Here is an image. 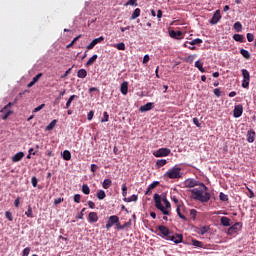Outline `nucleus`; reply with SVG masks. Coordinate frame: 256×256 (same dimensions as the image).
Returning <instances> with one entry per match:
<instances>
[{
	"instance_id": "17",
	"label": "nucleus",
	"mask_w": 256,
	"mask_h": 256,
	"mask_svg": "<svg viewBox=\"0 0 256 256\" xmlns=\"http://www.w3.org/2000/svg\"><path fill=\"white\" fill-rule=\"evenodd\" d=\"M169 35L170 37H172V39H181V37L183 36V32L171 30L169 32Z\"/></svg>"
},
{
	"instance_id": "34",
	"label": "nucleus",
	"mask_w": 256,
	"mask_h": 256,
	"mask_svg": "<svg viewBox=\"0 0 256 256\" xmlns=\"http://www.w3.org/2000/svg\"><path fill=\"white\" fill-rule=\"evenodd\" d=\"M234 29L238 33H241V31L243 30V25L241 24V22H235L234 23Z\"/></svg>"
},
{
	"instance_id": "64",
	"label": "nucleus",
	"mask_w": 256,
	"mask_h": 256,
	"mask_svg": "<svg viewBox=\"0 0 256 256\" xmlns=\"http://www.w3.org/2000/svg\"><path fill=\"white\" fill-rule=\"evenodd\" d=\"M95 43L92 41L88 46H87V49L88 51H90V49H93V47H95Z\"/></svg>"
},
{
	"instance_id": "11",
	"label": "nucleus",
	"mask_w": 256,
	"mask_h": 256,
	"mask_svg": "<svg viewBox=\"0 0 256 256\" xmlns=\"http://www.w3.org/2000/svg\"><path fill=\"white\" fill-rule=\"evenodd\" d=\"M241 115H243V105L238 104L234 107L233 116L235 117V119H239Z\"/></svg>"
},
{
	"instance_id": "14",
	"label": "nucleus",
	"mask_w": 256,
	"mask_h": 256,
	"mask_svg": "<svg viewBox=\"0 0 256 256\" xmlns=\"http://www.w3.org/2000/svg\"><path fill=\"white\" fill-rule=\"evenodd\" d=\"M199 181L195 180V179H187L185 181V186L189 187V188H193V187H197V185H199Z\"/></svg>"
},
{
	"instance_id": "40",
	"label": "nucleus",
	"mask_w": 256,
	"mask_h": 256,
	"mask_svg": "<svg viewBox=\"0 0 256 256\" xmlns=\"http://www.w3.org/2000/svg\"><path fill=\"white\" fill-rule=\"evenodd\" d=\"M156 165L158 167H165V165H167V160L166 159L157 160Z\"/></svg>"
},
{
	"instance_id": "47",
	"label": "nucleus",
	"mask_w": 256,
	"mask_h": 256,
	"mask_svg": "<svg viewBox=\"0 0 256 256\" xmlns=\"http://www.w3.org/2000/svg\"><path fill=\"white\" fill-rule=\"evenodd\" d=\"M190 216L192 217L193 221H195V219L197 217V210L191 209L190 210Z\"/></svg>"
},
{
	"instance_id": "43",
	"label": "nucleus",
	"mask_w": 256,
	"mask_h": 256,
	"mask_svg": "<svg viewBox=\"0 0 256 256\" xmlns=\"http://www.w3.org/2000/svg\"><path fill=\"white\" fill-rule=\"evenodd\" d=\"M107 121H109V113L104 112L103 118L101 119V123H107Z\"/></svg>"
},
{
	"instance_id": "8",
	"label": "nucleus",
	"mask_w": 256,
	"mask_h": 256,
	"mask_svg": "<svg viewBox=\"0 0 256 256\" xmlns=\"http://www.w3.org/2000/svg\"><path fill=\"white\" fill-rule=\"evenodd\" d=\"M154 157H169L171 155V149L169 148H160L153 153Z\"/></svg>"
},
{
	"instance_id": "36",
	"label": "nucleus",
	"mask_w": 256,
	"mask_h": 256,
	"mask_svg": "<svg viewBox=\"0 0 256 256\" xmlns=\"http://www.w3.org/2000/svg\"><path fill=\"white\" fill-rule=\"evenodd\" d=\"M192 245L194 247H199L200 249H202L203 247V242L199 241V240H196V239H193L192 240Z\"/></svg>"
},
{
	"instance_id": "61",
	"label": "nucleus",
	"mask_w": 256,
	"mask_h": 256,
	"mask_svg": "<svg viewBox=\"0 0 256 256\" xmlns=\"http://www.w3.org/2000/svg\"><path fill=\"white\" fill-rule=\"evenodd\" d=\"M72 68H69L62 76L61 79H65V77H67L69 75V73H71Z\"/></svg>"
},
{
	"instance_id": "26",
	"label": "nucleus",
	"mask_w": 256,
	"mask_h": 256,
	"mask_svg": "<svg viewBox=\"0 0 256 256\" xmlns=\"http://www.w3.org/2000/svg\"><path fill=\"white\" fill-rule=\"evenodd\" d=\"M77 77H79V79H85V77H87V70L85 69H80L77 72Z\"/></svg>"
},
{
	"instance_id": "35",
	"label": "nucleus",
	"mask_w": 256,
	"mask_h": 256,
	"mask_svg": "<svg viewBox=\"0 0 256 256\" xmlns=\"http://www.w3.org/2000/svg\"><path fill=\"white\" fill-rule=\"evenodd\" d=\"M82 35H78L77 37H75L70 44H68L66 46L67 49H70V47H72L73 45H75V43H77V41H79V39H81Z\"/></svg>"
},
{
	"instance_id": "29",
	"label": "nucleus",
	"mask_w": 256,
	"mask_h": 256,
	"mask_svg": "<svg viewBox=\"0 0 256 256\" xmlns=\"http://www.w3.org/2000/svg\"><path fill=\"white\" fill-rule=\"evenodd\" d=\"M111 185H113V182L111 181V179H105L103 181L102 187H103V189H109V187H111Z\"/></svg>"
},
{
	"instance_id": "12",
	"label": "nucleus",
	"mask_w": 256,
	"mask_h": 256,
	"mask_svg": "<svg viewBox=\"0 0 256 256\" xmlns=\"http://www.w3.org/2000/svg\"><path fill=\"white\" fill-rule=\"evenodd\" d=\"M219 21H221V11L217 10L213 17L210 20V24L211 25H217V23H219Z\"/></svg>"
},
{
	"instance_id": "51",
	"label": "nucleus",
	"mask_w": 256,
	"mask_h": 256,
	"mask_svg": "<svg viewBox=\"0 0 256 256\" xmlns=\"http://www.w3.org/2000/svg\"><path fill=\"white\" fill-rule=\"evenodd\" d=\"M157 185H159V181H154L153 183H151V184L148 186V188L153 191V189H155V187H157Z\"/></svg>"
},
{
	"instance_id": "2",
	"label": "nucleus",
	"mask_w": 256,
	"mask_h": 256,
	"mask_svg": "<svg viewBox=\"0 0 256 256\" xmlns=\"http://www.w3.org/2000/svg\"><path fill=\"white\" fill-rule=\"evenodd\" d=\"M154 203L156 209L161 211L163 215H171V202H166L163 206L161 203V195L159 194H154Z\"/></svg>"
},
{
	"instance_id": "24",
	"label": "nucleus",
	"mask_w": 256,
	"mask_h": 256,
	"mask_svg": "<svg viewBox=\"0 0 256 256\" xmlns=\"http://www.w3.org/2000/svg\"><path fill=\"white\" fill-rule=\"evenodd\" d=\"M75 99H78V96L77 95H71L69 97V99L67 100V102H66L65 109H69L71 107V103H73V100H75Z\"/></svg>"
},
{
	"instance_id": "16",
	"label": "nucleus",
	"mask_w": 256,
	"mask_h": 256,
	"mask_svg": "<svg viewBox=\"0 0 256 256\" xmlns=\"http://www.w3.org/2000/svg\"><path fill=\"white\" fill-rule=\"evenodd\" d=\"M25 157V153L23 152H18L16 153L13 157H12V162L13 163H19V161H21V159H23Z\"/></svg>"
},
{
	"instance_id": "60",
	"label": "nucleus",
	"mask_w": 256,
	"mask_h": 256,
	"mask_svg": "<svg viewBox=\"0 0 256 256\" xmlns=\"http://www.w3.org/2000/svg\"><path fill=\"white\" fill-rule=\"evenodd\" d=\"M193 123H194V125H196V127H201V123H199L198 118H193Z\"/></svg>"
},
{
	"instance_id": "19",
	"label": "nucleus",
	"mask_w": 256,
	"mask_h": 256,
	"mask_svg": "<svg viewBox=\"0 0 256 256\" xmlns=\"http://www.w3.org/2000/svg\"><path fill=\"white\" fill-rule=\"evenodd\" d=\"M220 223L221 225H223V227H231V219H229V217H221Z\"/></svg>"
},
{
	"instance_id": "53",
	"label": "nucleus",
	"mask_w": 256,
	"mask_h": 256,
	"mask_svg": "<svg viewBox=\"0 0 256 256\" xmlns=\"http://www.w3.org/2000/svg\"><path fill=\"white\" fill-rule=\"evenodd\" d=\"M44 107H45V104L39 105L38 107H36V108L33 110V113H39V111H41V109H43Z\"/></svg>"
},
{
	"instance_id": "21",
	"label": "nucleus",
	"mask_w": 256,
	"mask_h": 256,
	"mask_svg": "<svg viewBox=\"0 0 256 256\" xmlns=\"http://www.w3.org/2000/svg\"><path fill=\"white\" fill-rule=\"evenodd\" d=\"M194 67H196V69H198L200 73L206 72L205 68H203V62H201L199 60L195 62Z\"/></svg>"
},
{
	"instance_id": "55",
	"label": "nucleus",
	"mask_w": 256,
	"mask_h": 256,
	"mask_svg": "<svg viewBox=\"0 0 256 256\" xmlns=\"http://www.w3.org/2000/svg\"><path fill=\"white\" fill-rule=\"evenodd\" d=\"M207 231H209V229L206 226L200 228V235H205V233H207Z\"/></svg>"
},
{
	"instance_id": "3",
	"label": "nucleus",
	"mask_w": 256,
	"mask_h": 256,
	"mask_svg": "<svg viewBox=\"0 0 256 256\" xmlns=\"http://www.w3.org/2000/svg\"><path fill=\"white\" fill-rule=\"evenodd\" d=\"M164 177H168L169 179H181V168L174 166L164 174Z\"/></svg>"
},
{
	"instance_id": "23",
	"label": "nucleus",
	"mask_w": 256,
	"mask_h": 256,
	"mask_svg": "<svg viewBox=\"0 0 256 256\" xmlns=\"http://www.w3.org/2000/svg\"><path fill=\"white\" fill-rule=\"evenodd\" d=\"M55 125H57V119L52 120L50 124L46 126L45 131H53Z\"/></svg>"
},
{
	"instance_id": "56",
	"label": "nucleus",
	"mask_w": 256,
	"mask_h": 256,
	"mask_svg": "<svg viewBox=\"0 0 256 256\" xmlns=\"http://www.w3.org/2000/svg\"><path fill=\"white\" fill-rule=\"evenodd\" d=\"M214 95H216V97H221V90L219 88L214 89Z\"/></svg>"
},
{
	"instance_id": "22",
	"label": "nucleus",
	"mask_w": 256,
	"mask_h": 256,
	"mask_svg": "<svg viewBox=\"0 0 256 256\" xmlns=\"http://www.w3.org/2000/svg\"><path fill=\"white\" fill-rule=\"evenodd\" d=\"M233 39L234 41H238V43H245V36L241 34H234Z\"/></svg>"
},
{
	"instance_id": "46",
	"label": "nucleus",
	"mask_w": 256,
	"mask_h": 256,
	"mask_svg": "<svg viewBox=\"0 0 256 256\" xmlns=\"http://www.w3.org/2000/svg\"><path fill=\"white\" fill-rule=\"evenodd\" d=\"M5 217L8 219V221H13V214L9 211L5 212Z\"/></svg>"
},
{
	"instance_id": "38",
	"label": "nucleus",
	"mask_w": 256,
	"mask_h": 256,
	"mask_svg": "<svg viewBox=\"0 0 256 256\" xmlns=\"http://www.w3.org/2000/svg\"><path fill=\"white\" fill-rule=\"evenodd\" d=\"M189 43V45H201V43H203V40L202 39H200V38H196V39H194V40H192L191 42H188Z\"/></svg>"
},
{
	"instance_id": "25",
	"label": "nucleus",
	"mask_w": 256,
	"mask_h": 256,
	"mask_svg": "<svg viewBox=\"0 0 256 256\" xmlns=\"http://www.w3.org/2000/svg\"><path fill=\"white\" fill-rule=\"evenodd\" d=\"M64 161H71V152L69 150H64L62 153Z\"/></svg>"
},
{
	"instance_id": "50",
	"label": "nucleus",
	"mask_w": 256,
	"mask_h": 256,
	"mask_svg": "<svg viewBox=\"0 0 256 256\" xmlns=\"http://www.w3.org/2000/svg\"><path fill=\"white\" fill-rule=\"evenodd\" d=\"M41 77H43V73H39L36 76L33 77L32 81L34 83H37V81H39V79H41Z\"/></svg>"
},
{
	"instance_id": "18",
	"label": "nucleus",
	"mask_w": 256,
	"mask_h": 256,
	"mask_svg": "<svg viewBox=\"0 0 256 256\" xmlns=\"http://www.w3.org/2000/svg\"><path fill=\"white\" fill-rule=\"evenodd\" d=\"M153 109V102H148L145 105L140 107L141 113H145L147 111H151Z\"/></svg>"
},
{
	"instance_id": "42",
	"label": "nucleus",
	"mask_w": 256,
	"mask_h": 256,
	"mask_svg": "<svg viewBox=\"0 0 256 256\" xmlns=\"http://www.w3.org/2000/svg\"><path fill=\"white\" fill-rule=\"evenodd\" d=\"M25 215L27 217L33 218V208H31V206H28V210L25 212Z\"/></svg>"
},
{
	"instance_id": "58",
	"label": "nucleus",
	"mask_w": 256,
	"mask_h": 256,
	"mask_svg": "<svg viewBox=\"0 0 256 256\" xmlns=\"http://www.w3.org/2000/svg\"><path fill=\"white\" fill-rule=\"evenodd\" d=\"M94 115H95V112L90 111V112L88 113V115H87L88 121H91V119H93V116H94Z\"/></svg>"
},
{
	"instance_id": "10",
	"label": "nucleus",
	"mask_w": 256,
	"mask_h": 256,
	"mask_svg": "<svg viewBox=\"0 0 256 256\" xmlns=\"http://www.w3.org/2000/svg\"><path fill=\"white\" fill-rule=\"evenodd\" d=\"M167 241H173V243L179 244L183 242V234H175L173 235V232L170 234V238L167 239Z\"/></svg>"
},
{
	"instance_id": "59",
	"label": "nucleus",
	"mask_w": 256,
	"mask_h": 256,
	"mask_svg": "<svg viewBox=\"0 0 256 256\" xmlns=\"http://www.w3.org/2000/svg\"><path fill=\"white\" fill-rule=\"evenodd\" d=\"M31 183L33 187H37V177H32Z\"/></svg>"
},
{
	"instance_id": "45",
	"label": "nucleus",
	"mask_w": 256,
	"mask_h": 256,
	"mask_svg": "<svg viewBox=\"0 0 256 256\" xmlns=\"http://www.w3.org/2000/svg\"><path fill=\"white\" fill-rule=\"evenodd\" d=\"M29 253H31V248L26 247V248H24V250L22 252V256H29Z\"/></svg>"
},
{
	"instance_id": "32",
	"label": "nucleus",
	"mask_w": 256,
	"mask_h": 256,
	"mask_svg": "<svg viewBox=\"0 0 256 256\" xmlns=\"http://www.w3.org/2000/svg\"><path fill=\"white\" fill-rule=\"evenodd\" d=\"M97 55L94 54L86 63V67H89L90 65H93V63H95V61H97Z\"/></svg>"
},
{
	"instance_id": "49",
	"label": "nucleus",
	"mask_w": 256,
	"mask_h": 256,
	"mask_svg": "<svg viewBox=\"0 0 256 256\" xmlns=\"http://www.w3.org/2000/svg\"><path fill=\"white\" fill-rule=\"evenodd\" d=\"M254 39L255 35H253L252 33L247 34V40L249 41V43H253Z\"/></svg>"
},
{
	"instance_id": "9",
	"label": "nucleus",
	"mask_w": 256,
	"mask_h": 256,
	"mask_svg": "<svg viewBox=\"0 0 256 256\" xmlns=\"http://www.w3.org/2000/svg\"><path fill=\"white\" fill-rule=\"evenodd\" d=\"M116 223H119V216L112 215L108 218L105 228L109 230L111 227H113V225H116Z\"/></svg>"
},
{
	"instance_id": "33",
	"label": "nucleus",
	"mask_w": 256,
	"mask_h": 256,
	"mask_svg": "<svg viewBox=\"0 0 256 256\" xmlns=\"http://www.w3.org/2000/svg\"><path fill=\"white\" fill-rule=\"evenodd\" d=\"M82 193H84V195H89V193H91V189L89 188V185L87 184L82 185Z\"/></svg>"
},
{
	"instance_id": "48",
	"label": "nucleus",
	"mask_w": 256,
	"mask_h": 256,
	"mask_svg": "<svg viewBox=\"0 0 256 256\" xmlns=\"http://www.w3.org/2000/svg\"><path fill=\"white\" fill-rule=\"evenodd\" d=\"M125 5L126 7L129 5H132V6L134 5L135 7H137L138 4H137V0H128Z\"/></svg>"
},
{
	"instance_id": "28",
	"label": "nucleus",
	"mask_w": 256,
	"mask_h": 256,
	"mask_svg": "<svg viewBox=\"0 0 256 256\" xmlns=\"http://www.w3.org/2000/svg\"><path fill=\"white\" fill-rule=\"evenodd\" d=\"M240 54L242 55V57H244V59H251V53L243 48L240 49Z\"/></svg>"
},
{
	"instance_id": "30",
	"label": "nucleus",
	"mask_w": 256,
	"mask_h": 256,
	"mask_svg": "<svg viewBox=\"0 0 256 256\" xmlns=\"http://www.w3.org/2000/svg\"><path fill=\"white\" fill-rule=\"evenodd\" d=\"M97 199H99L100 201H103V199H105V197H107V194H105V192L103 190H99L96 194Z\"/></svg>"
},
{
	"instance_id": "7",
	"label": "nucleus",
	"mask_w": 256,
	"mask_h": 256,
	"mask_svg": "<svg viewBox=\"0 0 256 256\" xmlns=\"http://www.w3.org/2000/svg\"><path fill=\"white\" fill-rule=\"evenodd\" d=\"M11 107H13V103L9 102V103L0 111V115H1V118L3 119V121L7 120V119L9 118V116L13 114V111L8 110V109H11Z\"/></svg>"
},
{
	"instance_id": "52",
	"label": "nucleus",
	"mask_w": 256,
	"mask_h": 256,
	"mask_svg": "<svg viewBox=\"0 0 256 256\" xmlns=\"http://www.w3.org/2000/svg\"><path fill=\"white\" fill-rule=\"evenodd\" d=\"M74 202L75 203H81V195L80 194H75L74 195Z\"/></svg>"
},
{
	"instance_id": "4",
	"label": "nucleus",
	"mask_w": 256,
	"mask_h": 256,
	"mask_svg": "<svg viewBox=\"0 0 256 256\" xmlns=\"http://www.w3.org/2000/svg\"><path fill=\"white\" fill-rule=\"evenodd\" d=\"M243 80H242V87L243 89H249V83L251 81V74L249 73V70L242 69L241 70Z\"/></svg>"
},
{
	"instance_id": "39",
	"label": "nucleus",
	"mask_w": 256,
	"mask_h": 256,
	"mask_svg": "<svg viewBox=\"0 0 256 256\" xmlns=\"http://www.w3.org/2000/svg\"><path fill=\"white\" fill-rule=\"evenodd\" d=\"M137 199H138L137 195H132L128 198H124V201H126V203H131L133 201H137Z\"/></svg>"
},
{
	"instance_id": "20",
	"label": "nucleus",
	"mask_w": 256,
	"mask_h": 256,
	"mask_svg": "<svg viewBox=\"0 0 256 256\" xmlns=\"http://www.w3.org/2000/svg\"><path fill=\"white\" fill-rule=\"evenodd\" d=\"M247 141L248 143H253L255 141V132L253 130L247 132Z\"/></svg>"
},
{
	"instance_id": "6",
	"label": "nucleus",
	"mask_w": 256,
	"mask_h": 256,
	"mask_svg": "<svg viewBox=\"0 0 256 256\" xmlns=\"http://www.w3.org/2000/svg\"><path fill=\"white\" fill-rule=\"evenodd\" d=\"M241 229H243V223L236 222L234 225H232L228 228L227 235L233 236V235L239 233V231H241Z\"/></svg>"
},
{
	"instance_id": "31",
	"label": "nucleus",
	"mask_w": 256,
	"mask_h": 256,
	"mask_svg": "<svg viewBox=\"0 0 256 256\" xmlns=\"http://www.w3.org/2000/svg\"><path fill=\"white\" fill-rule=\"evenodd\" d=\"M177 215L180 217V219H183V221H187V217L185 215L181 214V205H178L176 208Z\"/></svg>"
},
{
	"instance_id": "37",
	"label": "nucleus",
	"mask_w": 256,
	"mask_h": 256,
	"mask_svg": "<svg viewBox=\"0 0 256 256\" xmlns=\"http://www.w3.org/2000/svg\"><path fill=\"white\" fill-rule=\"evenodd\" d=\"M114 47H115L116 49H118V51H125V43H124V42L115 44Z\"/></svg>"
},
{
	"instance_id": "13",
	"label": "nucleus",
	"mask_w": 256,
	"mask_h": 256,
	"mask_svg": "<svg viewBox=\"0 0 256 256\" xmlns=\"http://www.w3.org/2000/svg\"><path fill=\"white\" fill-rule=\"evenodd\" d=\"M99 221V215L97 212H90L88 214V223H97Z\"/></svg>"
},
{
	"instance_id": "63",
	"label": "nucleus",
	"mask_w": 256,
	"mask_h": 256,
	"mask_svg": "<svg viewBox=\"0 0 256 256\" xmlns=\"http://www.w3.org/2000/svg\"><path fill=\"white\" fill-rule=\"evenodd\" d=\"M149 59H150V58H149V55L146 54V55L144 56V58H143V63H144V64L149 63Z\"/></svg>"
},
{
	"instance_id": "15",
	"label": "nucleus",
	"mask_w": 256,
	"mask_h": 256,
	"mask_svg": "<svg viewBox=\"0 0 256 256\" xmlns=\"http://www.w3.org/2000/svg\"><path fill=\"white\" fill-rule=\"evenodd\" d=\"M120 92L122 93V95H127V93H129V82L124 81L121 84Z\"/></svg>"
},
{
	"instance_id": "41",
	"label": "nucleus",
	"mask_w": 256,
	"mask_h": 256,
	"mask_svg": "<svg viewBox=\"0 0 256 256\" xmlns=\"http://www.w3.org/2000/svg\"><path fill=\"white\" fill-rule=\"evenodd\" d=\"M220 201H229V196H227L225 193L220 192L219 194Z\"/></svg>"
},
{
	"instance_id": "44",
	"label": "nucleus",
	"mask_w": 256,
	"mask_h": 256,
	"mask_svg": "<svg viewBox=\"0 0 256 256\" xmlns=\"http://www.w3.org/2000/svg\"><path fill=\"white\" fill-rule=\"evenodd\" d=\"M94 42V45H97L98 43H102V41H105V37L100 36L98 38H95L94 40H92Z\"/></svg>"
},
{
	"instance_id": "5",
	"label": "nucleus",
	"mask_w": 256,
	"mask_h": 256,
	"mask_svg": "<svg viewBox=\"0 0 256 256\" xmlns=\"http://www.w3.org/2000/svg\"><path fill=\"white\" fill-rule=\"evenodd\" d=\"M158 231H159V236L162 237V239H166V241L168 239H171V230H169V228H167V226L164 225H160L158 226Z\"/></svg>"
},
{
	"instance_id": "57",
	"label": "nucleus",
	"mask_w": 256,
	"mask_h": 256,
	"mask_svg": "<svg viewBox=\"0 0 256 256\" xmlns=\"http://www.w3.org/2000/svg\"><path fill=\"white\" fill-rule=\"evenodd\" d=\"M83 213H85V208H83L81 212L78 214V216H76V219H83Z\"/></svg>"
},
{
	"instance_id": "1",
	"label": "nucleus",
	"mask_w": 256,
	"mask_h": 256,
	"mask_svg": "<svg viewBox=\"0 0 256 256\" xmlns=\"http://www.w3.org/2000/svg\"><path fill=\"white\" fill-rule=\"evenodd\" d=\"M199 188H194L191 190L192 195H194V199L196 201H200V203H209L211 200V193L205 192L209 191V188L203 183L198 184ZM203 193H205L203 195Z\"/></svg>"
},
{
	"instance_id": "62",
	"label": "nucleus",
	"mask_w": 256,
	"mask_h": 256,
	"mask_svg": "<svg viewBox=\"0 0 256 256\" xmlns=\"http://www.w3.org/2000/svg\"><path fill=\"white\" fill-rule=\"evenodd\" d=\"M247 189H248V192L250 193L249 198L253 199L255 197V193L253 192L252 189H250V188H247Z\"/></svg>"
},
{
	"instance_id": "27",
	"label": "nucleus",
	"mask_w": 256,
	"mask_h": 256,
	"mask_svg": "<svg viewBox=\"0 0 256 256\" xmlns=\"http://www.w3.org/2000/svg\"><path fill=\"white\" fill-rule=\"evenodd\" d=\"M140 15H141V9L136 8L131 15V20L133 21V20L137 19V17H139Z\"/></svg>"
},
{
	"instance_id": "54",
	"label": "nucleus",
	"mask_w": 256,
	"mask_h": 256,
	"mask_svg": "<svg viewBox=\"0 0 256 256\" xmlns=\"http://www.w3.org/2000/svg\"><path fill=\"white\" fill-rule=\"evenodd\" d=\"M97 169H99V166H97V164H91V172L92 173H96Z\"/></svg>"
}]
</instances>
